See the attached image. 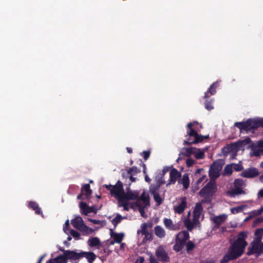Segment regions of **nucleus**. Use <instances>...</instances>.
I'll return each mask as SVG.
<instances>
[{"instance_id": "obj_64", "label": "nucleus", "mask_w": 263, "mask_h": 263, "mask_svg": "<svg viewBox=\"0 0 263 263\" xmlns=\"http://www.w3.org/2000/svg\"><path fill=\"white\" fill-rule=\"evenodd\" d=\"M84 195L82 193L80 195H78V196H77V198L79 199H84V198L83 197V196H84Z\"/></svg>"}, {"instance_id": "obj_56", "label": "nucleus", "mask_w": 263, "mask_h": 263, "mask_svg": "<svg viewBox=\"0 0 263 263\" xmlns=\"http://www.w3.org/2000/svg\"><path fill=\"white\" fill-rule=\"evenodd\" d=\"M144 258L143 257L140 256L138 258L135 263H143Z\"/></svg>"}, {"instance_id": "obj_33", "label": "nucleus", "mask_w": 263, "mask_h": 263, "mask_svg": "<svg viewBox=\"0 0 263 263\" xmlns=\"http://www.w3.org/2000/svg\"><path fill=\"white\" fill-rule=\"evenodd\" d=\"M139 202L142 201L145 206L149 205V198L148 195H147L145 192H143L141 196L139 197Z\"/></svg>"}, {"instance_id": "obj_22", "label": "nucleus", "mask_w": 263, "mask_h": 263, "mask_svg": "<svg viewBox=\"0 0 263 263\" xmlns=\"http://www.w3.org/2000/svg\"><path fill=\"white\" fill-rule=\"evenodd\" d=\"M178 183L183 185V190H185L187 189L190 185V180L188 174H184L182 178L178 180Z\"/></svg>"}, {"instance_id": "obj_5", "label": "nucleus", "mask_w": 263, "mask_h": 263, "mask_svg": "<svg viewBox=\"0 0 263 263\" xmlns=\"http://www.w3.org/2000/svg\"><path fill=\"white\" fill-rule=\"evenodd\" d=\"M193 125V124L192 123H189L187 125V134L189 138L184 141L185 143L189 144L197 143L202 141L204 139H206L209 137V136H202L199 135L197 132L192 128Z\"/></svg>"}, {"instance_id": "obj_51", "label": "nucleus", "mask_w": 263, "mask_h": 263, "mask_svg": "<svg viewBox=\"0 0 263 263\" xmlns=\"http://www.w3.org/2000/svg\"><path fill=\"white\" fill-rule=\"evenodd\" d=\"M119 203L121 204L120 205H122L123 206L124 210H126V211L128 210L127 201L119 202Z\"/></svg>"}, {"instance_id": "obj_3", "label": "nucleus", "mask_w": 263, "mask_h": 263, "mask_svg": "<svg viewBox=\"0 0 263 263\" xmlns=\"http://www.w3.org/2000/svg\"><path fill=\"white\" fill-rule=\"evenodd\" d=\"M103 187L110 191V195L116 198L118 202L121 201V198L124 194V189L123 183L120 180H118L115 185L104 184Z\"/></svg>"}, {"instance_id": "obj_49", "label": "nucleus", "mask_w": 263, "mask_h": 263, "mask_svg": "<svg viewBox=\"0 0 263 263\" xmlns=\"http://www.w3.org/2000/svg\"><path fill=\"white\" fill-rule=\"evenodd\" d=\"M194 163H195L194 160H193L191 158H189V159H186V164L188 167L192 166L194 164Z\"/></svg>"}, {"instance_id": "obj_34", "label": "nucleus", "mask_w": 263, "mask_h": 263, "mask_svg": "<svg viewBox=\"0 0 263 263\" xmlns=\"http://www.w3.org/2000/svg\"><path fill=\"white\" fill-rule=\"evenodd\" d=\"M124 218L120 214H118L116 216L111 220L112 224L114 226V229H116L117 225L121 222V220Z\"/></svg>"}, {"instance_id": "obj_29", "label": "nucleus", "mask_w": 263, "mask_h": 263, "mask_svg": "<svg viewBox=\"0 0 263 263\" xmlns=\"http://www.w3.org/2000/svg\"><path fill=\"white\" fill-rule=\"evenodd\" d=\"M156 255L158 261H164V249L159 247L156 251Z\"/></svg>"}, {"instance_id": "obj_35", "label": "nucleus", "mask_w": 263, "mask_h": 263, "mask_svg": "<svg viewBox=\"0 0 263 263\" xmlns=\"http://www.w3.org/2000/svg\"><path fill=\"white\" fill-rule=\"evenodd\" d=\"M155 233L157 236L160 238H162L164 236V231L159 226H157L155 228Z\"/></svg>"}, {"instance_id": "obj_58", "label": "nucleus", "mask_w": 263, "mask_h": 263, "mask_svg": "<svg viewBox=\"0 0 263 263\" xmlns=\"http://www.w3.org/2000/svg\"><path fill=\"white\" fill-rule=\"evenodd\" d=\"M140 164H141V165L143 167V173L144 174H146V167L145 164L143 163V162L142 161V160H141Z\"/></svg>"}, {"instance_id": "obj_53", "label": "nucleus", "mask_w": 263, "mask_h": 263, "mask_svg": "<svg viewBox=\"0 0 263 263\" xmlns=\"http://www.w3.org/2000/svg\"><path fill=\"white\" fill-rule=\"evenodd\" d=\"M89 221L92 222L93 224H101L102 223V221L100 220H97V219H88Z\"/></svg>"}, {"instance_id": "obj_16", "label": "nucleus", "mask_w": 263, "mask_h": 263, "mask_svg": "<svg viewBox=\"0 0 263 263\" xmlns=\"http://www.w3.org/2000/svg\"><path fill=\"white\" fill-rule=\"evenodd\" d=\"M181 174L177 169L172 168L170 171V178L166 184V186L172 184H175L176 181L181 178Z\"/></svg>"}, {"instance_id": "obj_50", "label": "nucleus", "mask_w": 263, "mask_h": 263, "mask_svg": "<svg viewBox=\"0 0 263 263\" xmlns=\"http://www.w3.org/2000/svg\"><path fill=\"white\" fill-rule=\"evenodd\" d=\"M254 155L255 156H259L263 155V151L260 149H257L254 151Z\"/></svg>"}, {"instance_id": "obj_24", "label": "nucleus", "mask_w": 263, "mask_h": 263, "mask_svg": "<svg viewBox=\"0 0 263 263\" xmlns=\"http://www.w3.org/2000/svg\"><path fill=\"white\" fill-rule=\"evenodd\" d=\"M228 194L231 197H234L236 195L245 194V192L240 187H235L234 189L229 190Z\"/></svg>"}, {"instance_id": "obj_21", "label": "nucleus", "mask_w": 263, "mask_h": 263, "mask_svg": "<svg viewBox=\"0 0 263 263\" xmlns=\"http://www.w3.org/2000/svg\"><path fill=\"white\" fill-rule=\"evenodd\" d=\"M218 86V83L217 82L213 83L209 87L208 90L204 93L205 99L209 98L211 96L214 95L216 93V88Z\"/></svg>"}, {"instance_id": "obj_62", "label": "nucleus", "mask_w": 263, "mask_h": 263, "mask_svg": "<svg viewBox=\"0 0 263 263\" xmlns=\"http://www.w3.org/2000/svg\"><path fill=\"white\" fill-rule=\"evenodd\" d=\"M145 180L146 182H148V183L150 182V181L151 180V179L148 177V176L146 174H145Z\"/></svg>"}, {"instance_id": "obj_38", "label": "nucleus", "mask_w": 263, "mask_h": 263, "mask_svg": "<svg viewBox=\"0 0 263 263\" xmlns=\"http://www.w3.org/2000/svg\"><path fill=\"white\" fill-rule=\"evenodd\" d=\"M55 263H67L64 254L60 255L54 258Z\"/></svg>"}, {"instance_id": "obj_1", "label": "nucleus", "mask_w": 263, "mask_h": 263, "mask_svg": "<svg viewBox=\"0 0 263 263\" xmlns=\"http://www.w3.org/2000/svg\"><path fill=\"white\" fill-rule=\"evenodd\" d=\"M247 232L242 231L238 234L236 239L230 242V245L226 254L220 263H228L240 257L245 252V248L248 245L246 238Z\"/></svg>"}, {"instance_id": "obj_48", "label": "nucleus", "mask_w": 263, "mask_h": 263, "mask_svg": "<svg viewBox=\"0 0 263 263\" xmlns=\"http://www.w3.org/2000/svg\"><path fill=\"white\" fill-rule=\"evenodd\" d=\"M141 156H143V158L145 160H146L148 159L150 156V152L149 151H144L141 153Z\"/></svg>"}, {"instance_id": "obj_36", "label": "nucleus", "mask_w": 263, "mask_h": 263, "mask_svg": "<svg viewBox=\"0 0 263 263\" xmlns=\"http://www.w3.org/2000/svg\"><path fill=\"white\" fill-rule=\"evenodd\" d=\"M141 172L140 170L136 166H134L130 168H129L127 171V173L128 175H135L138 173H139Z\"/></svg>"}, {"instance_id": "obj_41", "label": "nucleus", "mask_w": 263, "mask_h": 263, "mask_svg": "<svg viewBox=\"0 0 263 263\" xmlns=\"http://www.w3.org/2000/svg\"><path fill=\"white\" fill-rule=\"evenodd\" d=\"M233 173V169L232 165H227L224 168V174L227 175H230Z\"/></svg>"}, {"instance_id": "obj_8", "label": "nucleus", "mask_w": 263, "mask_h": 263, "mask_svg": "<svg viewBox=\"0 0 263 263\" xmlns=\"http://www.w3.org/2000/svg\"><path fill=\"white\" fill-rule=\"evenodd\" d=\"M234 126L238 127L241 132L254 130L255 129L254 119H249L245 122H235Z\"/></svg>"}, {"instance_id": "obj_47", "label": "nucleus", "mask_w": 263, "mask_h": 263, "mask_svg": "<svg viewBox=\"0 0 263 263\" xmlns=\"http://www.w3.org/2000/svg\"><path fill=\"white\" fill-rule=\"evenodd\" d=\"M261 214L262 213L261 212L259 209L258 210L252 211L250 212V215L251 216H256Z\"/></svg>"}, {"instance_id": "obj_10", "label": "nucleus", "mask_w": 263, "mask_h": 263, "mask_svg": "<svg viewBox=\"0 0 263 263\" xmlns=\"http://www.w3.org/2000/svg\"><path fill=\"white\" fill-rule=\"evenodd\" d=\"M139 192L137 191H128L127 193L124 192L123 195L121 198V201H128L129 200H136V205L140 206L139 200Z\"/></svg>"}, {"instance_id": "obj_11", "label": "nucleus", "mask_w": 263, "mask_h": 263, "mask_svg": "<svg viewBox=\"0 0 263 263\" xmlns=\"http://www.w3.org/2000/svg\"><path fill=\"white\" fill-rule=\"evenodd\" d=\"M216 185L215 183L209 182L199 192V195L201 197H206L211 196L215 192Z\"/></svg>"}, {"instance_id": "obj_2", "label": "nucleus", "mask_w": 263, "mask_h": 263, "mask_svg": "<svg viewBox=\"0 0 263 263\" xmlns=\"http://www.w3.org/2000/svg\"><path fill=\"white\" fill-rule=\"evenodd\" d=\"M164 176V167L159 172H157L155 177V183L151 184L149 191L153 195L155 201L159 205L162 202V199L159 194L160 186L164 183L163 176Z\"/></svg>"}, {"instance_id": "obj_6", "label": "nucleus", "mask_w": 263, "mask_h": 263, "mask_svg": "<svg viewBox=\"0 0 263 263\" xmlns=\"http://www.w3.org/2000/svg\"><path fill=\"white\" fill-rule=\"evenodd\" d=\"M247 250L248 256L254 255L258 257L263 254V242L258 239H253Z\"/></svg>"}, {"instance_id": "obj_18", "label": "nucleus", "mask_w": 263, "mask_h": 263, "mask_svg": "<svg viewBox=\"0 0 263 263\" xmlns=\"http://www.w3.org/2000/svg\"><path fill=\"white\" fill-rule=\"evenodd\" d=\"M259 175L258 170L255 167H250L244 170L241 173V176L245 178H254Z\"/></svg>"}, {"instance_id": "obj_39", "label": "nucleus", "mask_w": 263, "mask_h": 263, "mask_svg": "<svg viewBox=\"0 0 263 263\" xmlns=\"http://www.w3.org/2000/svg\"><path fill=\"white\" fill-rule=\"evenodd\" d=\"M186 251L189 253L195 248V244L192 241H189L185 243Z\"/></svg>"}, {"instance_id": "obj_52", "label": "nucleus", "mask_w": 263, "mask_h": 263, "mask_svg": "<svg viewBox=\"0 0 263 263\" xmlns=\"http://www.w3.org/2000/svg\"><path fill=\"white\" fill-rule=\"evenodd\" d=\"M250 141L251 140L249 138H247L242 141H239V142L240 143V147L242 146V144H248L250 142Z\"/></svg>"}, {"instance_id": "obj_43", "label": "nucleus", "mask_w": 263, "mask_h": 263, "mask_svg": "<svg viewBox=\"0 0 263 263\" xmlns=\"http://www.w3.org/2000/svg\"><path fill=\"white\" fill-rule=\"evenodd\" d=\"M70 234L72 235L76 240H79L80 239V233L74 230H70Z\"/></svg>"}, {"instance_id": "obj_42", "label": "nucleus", "mask_w": 263, "mask_h": 263, "mask_svg": "<svg viewBox=\"0 0 263 263\" xmlns=\"http://www.w3.org/2000/svg\"><path fill=\"white\" fill-rule=\"evenodd\" d=\"M244 206H239L233 208L231 209V211L233 214H237L242 211Z\"/></svg>"}, {"instance_id": "obj_61", "label": "nucleus", "mask_w": 263, "mask_h": 263, "mask_svg": "<svg viewBox=\"0 0 263 263\" xmlns=\"http://www.w3.org/2000/svg\"><path fill=\"white\" fill-rule=\"evenodd\" d=\"M129 180L131 181V182H135L136 180V178L134 177L133 176V175H129Z\"/></svg>"}, {"instance_id": "obj_57", "label": "nucleus", "mask_w": 263, "mask_h": 263, "mask_svg": "<svg viewBox=\"0 0 263 263\" xmlns=\"http://www.w3.org/2000/svg\"><path fill=\"white\" fill-rule=\"evenodd\" d=\"M205 177V176H202L197 180L196 183L198 185L200 184L202 182V181L204 179Z\"/></svg>"}, {"instance_id": "obj_59", "label": "nucleus", "mask_w": 263, "mask_h": 263, "mask_svg": "<svg viewBox=\"0 0 263 263\" xmlns=\"http://www.w3.org/2000/svg\"><path fill=\"white\" fill-rule=\"evenodd\" d=\"M257 197L258 198L263 197V188L260 189L258 192Z\"/></svg>"}, {"instance_id": "obj_44", "label": "nucleus", "mask_w": 263, "mask_h": 263, "mask_svg": "<svg viewBox=\"0 0 263 263\" xmlns=\"http://www.w3.org/2000/svg\"><path fill=\"white\" fill-rule=\"evenodd\" d=\"M205 107L208 110H211L213 109V106L212 105V101L206 100L205 102Z\"/></svg>"}, {"instance_id": "obj_19", "label": "nucleus", "mask_w": 263, "mask_h": 263, "mask_svg": "<svg viewBox=\"0 0 263 263\" xmlns=\"http://www.w3.org/2000/svg\"><path fill=\"white\" fill-rule=\"evenodd\" d=\"M187 152L194 155L195 157L197 159H202L204 157V152L196 148L191 147L187 149Z\"/></svg>"}, {"instance_id": "obj_9", "label": "nucleus", "mask_w": 263, "mask_h": 263, "mask_svg": "<svg viewBox=\"0 0 263 263\" xmlns=\"http://www.w3.org/2000/svg\"><path fill=\"white\" fill-rule=\"evenodd\" d=\"M222 165L218 161L214 162L211 165L209 170V176L211 179H215L220 176V171L222 169Z\"/></svg>"}, {"instance_id": "obj_32", "label": "nucleus", "mask_w": 263, "mask_h": 263, "mask_svg": "<svg viewBox=\"0 0 263 263\" xmlns=\"http://www.w3.org/2000/svg\"><path fill=\"white\" fill-rule=\"evenodd\" d=\"M165 227L172 230H177L179 229L178 225L173 224L172 221L169 219H165Z\"/></svg>"}, {"instance_id": "obj_26", "label": "nucleus", "mask_w": 263, "mask_h": 263, "mask_svg": "<svg viewBox=\"0 0 263 263\" xmlns=\"http://www.w3.org/2000/svg\"><path fill=\"white\" fill-rule=\"evenodd\" d=\"M88 243L89 246L91 247H97L98 249H100L101 246L100 240L98 237H92L89 239Z\"/></svg>"}, {"instance_id": "obj_55", "label": "nucleus", "mask_w": 263, "mask_h": 263, "mask_svg": "<svg viewBox=\"0 0 263 263\" xmlns=\"http://www.w3.org/2000/svg\"><path fill=\"white\" fill-rule=\"evenodd\" d=\"M69 227V220H67L65 223L63 229L64 231L65 232L66 230H68Z\"/></svg>"}, {"instance_id": "obj_23", "label": "nucleus", "mask_w": 263, "mask_h": 263, "mask_svg": "<svg viewBox=\"0 0 263 263\" xmlns=\"http://www.w3.org/2000/svg\"><path fill=\"white\" fill-rule=\"evenodd\" d=\"M110 236L114 240V242L120 243L122 240L123 239L124 235L123 233H117L113 232L112 229L110 230Z\"/></svg>"}, {"instance_id": "obj_27", "label": "nucleus", "mask_w": 263, "mask_h": 263, "mask_svg": "<svg viewBox=\"0 0 263 263\" xmlns=\"http://www.w3.org/2000/svg\"><path fill=\"white\" fill-rule=\"evenodd\" d=\"M28 207L35 211V214H42L41 209L39 207V204L35 201H30L28 203Z\"/></svg>"}, {"instance_id": "obj_20", "label": "nucleus", "mask_w": 263, "mask_h": 263, "mask_svg": "<svg viewBox=\"0 0 263 263\" xmlns=\"http://www.w3.org/2000/svg\"><path fill=\"white\" fill-rule=\"evenodd\" d=\"M81 258L85 257L89 263H93L95 260L97 256L91 252L81 251Z\"/></svg>"}, {"instance_id": "obj_25", "label": "nucleus", "mask_w": 263, "mask_h": 263, "mask_svg": "<svg viewBox=\"0 0 263 263\" xmlns=\"http://www.w3.org/2000/svg\"><path fill=\"white\" fill-rule=\"evenodd\" d=\"M81 213L84 215H87L90 213L89 206L84 202L81 201L79 204Z\"/></svg>"}, {"instance_id": "obj_60", "label": "nucleus", "mask_w": 263, "mask_h": 263, "mask_svg": "<svg viewBox=\"0 0 263 263\" xmlns=\"http://www.w3.org/2000/svg\"><path fill=\"white\" fill-rule=\"evenodd\" d=\"M46 256V254H44L43 255H42L41 256H40L37 263H42V260L44 259V258Z\"/></svg>"}, {"instance_id": "obj_7", "label": "nucleus", "mask_w": 263, "mask_h": 263, "mask_svg": "<svg viewBox=\"0 0 263 263\" xmlns=\"http://www.w3.org/2000/svg\"><path fill=\"white\" fill-rule=\"evenodd\" d=\"M189 238L190 235L188 231H182L180 232L176 235V243L173 246V249L177 252L182 250Z\"/></svg>"}, {"instance_id": "obj_15", "label": "nucleus", "mask_w": 263, "mask_h": 263, "mask_svg": "<svg viewBox=\"0 0 263 263\" xmlns=\"http://www.w3.org/2000/svg\"><path fill=\"white\" fill-rule=\"evenodd\" d=\"M178 204L174 205V210L176 213L181 214L187 207L186 198L182 197L177 200Z\"/></svg>"}, {"instance_id": "obj_37", "label": "nucleus", "mask_w": 263, "mask_h": 263, "mask_svg": "<svg viewBox=\"0 0 263 263\" xmlns=\"http://www.w3.org/2000/svg\"><path fill=\"white\" fill-rule=\"evenodd\" d=\"M254 235L256 237L254 239H258L260 241H261L263 236V229L260 228L256 229Z\"/></svg>"}, {"instance_id": "obj_28", "label": "nucleus", "mask_w": 263, "mask_h": 263, "mask_svg": "<svg viewBox=\"0 0 263 263\" xmlns=\"http://www.w3.org/2000/svg\"><path fill=\"white\" fill-rule=\"evenodd\" d=\"M184 224L187 230L189 231H191L194 229V227L198 225L199 223H195L193 220L192 221L188 217L184 220Z\"/></svg>"}, {"instance_id": "obj_54", "label": "nucleus", "mask_w": 263, "mask_h": 263, "mask_svg": "<svg viewBox=\"0 0 263 263\" xmlns=\"http://www.w3.org/2000/svg\"><path fill=\"white\" fill-rule=\"evenodd\" d=\"M89 210H90V213L93 212L96 214L97 213V211H98V209H97L96 208V206H95V205L89 206Z\"/></svg>"}, {"instance_id": "obj_40", "label": "nucleus", "mask_w": 263, "mask_h": 263, "mask_svg": "<svg viewBox=\"0 0 263 263\" xmlns=\"http://www.w3.org/2000/svg\"><path fill=\"white\" fill-rule=\"evenodd\" d=\"M254 124L255 129H257L259 127H263V119L258 120L254 119Z\"/></svg>"}, {"instance_id": "obj_63", "label": "nucleus", "mask_w": 263, "mask_h": 263, "mask_svg": "<svg viewBox=\"0 0 263 263\" xmlns=\"http://www.w3.org/2000/svg\"><path fill=\"white\" fill-rule=\"evenodd\" d=\"M46 263H55L54 258H52L47 260Z\"/></svg>"}, {"instance_id": "obj_4", "label": "nucleus", "mask_w": 263, "mask_h": 263, "mask_svg": "<svg viewBox=\"0 0 263 263\" xmlns=\"http://www.w3.org/2000/svg\"><path fill=\"white\" fill-rule=\"evenodd\" d=\"M71 223L75 229L82 232L84 235L91 234L94 232L93 229L84 223L83 219L80 216H76L75 218L71 220Z\"/></svg>"}, {"instance_id": "obj_12", "label": "nucleus", "mask_w": 263, "mask_h": 263, "mask_svg": "<svg viewBox=\"0 0 263 263\" xmlns=\"http://www.w3.org/2000/svg\"><path fill=\"white\" fill-rule=\"evenodd\" d=\"M64 255L67 262L68 260H69L71 262H74L75 263L81 259V251L79 253L76 252L75 251H72L68 250L67 251H64Z\"/></svg>"}, {"instance_id": "obj_14", "label": "nucleus", "mask_w": 263, "mask_h": 263, "mask_svg": "<svg viewBox=\"0 0 263 263\" xmlns=\"http://www.w3.org/2000/svg\"><path fill=\"white\" fill-rule=\"evenodd\" d=\"M240 149V143L235 142L230 144H227L221 149V153L224 156H227L231 152L236 153Z\"/></svg>"}, {"instance_id": "obj_45", "label": "nucleus", "mask_w": 263, "mask_h": 263, "mask_svg": "<svg viewBox=\"0 0 263 263\" xmlns=\"http://www.w3.org/2000/svg\"><path fill=\"white\" fill-rule=\"evenodd\" d=\"M243 182L241 179H236L234 181V185L235 187H239L242 185Z\"/></svg>"}, {"instance_id": "obj_13", "label": "nucleus", "mask_w": 263, "mask_h": 263, "mask_svg": "<svg viewBox=\"0 0 263 263\" xmlns=\"http://www.w3.org/2000/svg\"><path fill=\"white\" fill-rule=\"evenodd\" d=\"M147 224L143 223L141 225V229L137 231V234H142L144 236L143 241L146 242L147 241H152L153 239V235L152 232L147 230Z\"/></svg>"}, {"instance_id": "obj_46", "label": "nucleus", "mask_w": 263, "mask_h": 263, "mask_svg": "<svg viewBox=\"0 0 263 263\" xmlns=\"http://www.w3.org/2000/svg\"><path fill=\"white\" fill-rule=\"evenodd\" d=\"M233 168L235 171L238 172L242 170L243 166L240 163L238 164H234Z\"/></svg>"}, {"instance_id": "obj_17", "label": "nucleus", "mask_w": 263, "mask_h": 263, "mask_svg": "<svg viewBox=\"0 0 263 263\" xmlns=\"http://www.w3.org/2000/svg\"><path fill=\"white\" fill-rule=\"evenodd\" d=\"M203 208L200 203H197L193 210V221L195 223L199 224V218L201 215Z\"/></svg>"}, {"instance_id": "obj_31", "label": "nucleus", "mask_w": 263, "mask_h": 263, "mask_svg": "<svg viewBox=\"0 0 263 263\" xmlns=\"http://www.w3.org/2000/svg\"><path fill=\"white\" fill-rule=\"evenodd\" d=\"M81 193L87 198L92 194V191L90 188L89 184H84L81 189Z\"/></svg>"}, {"instance_id": "obj_30", "label": "nucleus", "mask_w": 263, "mask_h": 263, "mask_svg": "<svg viewBox=\"0 0 263 263\" xmlns=\"http://www.w3.org/2000/svg\"><path fill=\"white\" fill-rule=\"evenodd\" d=\"M227 218V216L225 215H219L215 216L213 218V221L216 224L217 227L223 222Z\"/></svg>"}]
</instances>
